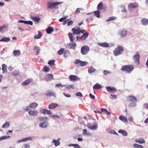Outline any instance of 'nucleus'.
Here are the masks:
<instances>
[{
	"mask_svg": "<svg viewBox=\"0 0 148 148\" xmlns=\"http://www.w3.org/2000/svg\"><path fill=\"white\" fill-rule=\"evenodd\" d=\"M101 111L102 112H105L106 114L108 115L109 114L111 113L110 112H109L106 109L102 108L101 109Z\"/></svg>",
	"mask_w": 148,
	"mask_h": 148,
	"instance_id": "nucleus-43",
	"label": "nucleus"
},
{
	"mask_svg": "<svg viewBox=\"0 0 148 148\" xmlns=\"http://www.w3.org/2000/svg\"><path fill=\"white\" fill-rule=\"evenodd\" d=\"M61 3H62V2H56L55 3H52V8H55L56 9V7H57V5Z\"/></svg>",
	"mask_w": 148,
	"mask_h": 148,
	"instance_id": "nucleus-34",
	"label": "nucleus"
},
{
	"mask_svg": "<svg viewBox=\"0 0 148 148\" xmlns=\"http://www.w3.org/2000/svg\"><path fill=\"white\" fill-rule=\"evenodd\" d=\"M64 86V85L63 84H56L55 86V87H60L62 88Z\"/></svg>",
	"mask_w": 148,
	"mask_h": 148,
	"instance_id": "nucleus-57",
	"label": "nucleus"
},
{
	"mask_svg": "<svg viewBox=\"0 0 148 148\" xmlns=\"http://www.w3.org/2000/svg\"><path fill=\"white\" fill-rule=\"evenodd\" d=\"M64 51V48H61L58 52V55H61L63 53Z\"/></svg>",
	"mask_w": 148,
	"mask_h": 148,
	"instance_id": "nucleus-49",
	"label": "nucleus"
},
{
	"mask_svg": "<svg viewBox=\"0 0 148 148\" xmlns=\"http://www.w3.org/2000/svg\"><path fill=\"white\" fill-rule=\"evenodd\" d=\"M10 125L8 121H6L4 125L2 126V128H7L9 127Z\"/></svg>",
	"mask_w": 148,
	"mask_h": 148,
	"instance_id": "nucleus-45",
	"label": "nucleus"
},
{
	"mask_svg": "<svg viewBox=\"0 0 148 148\" xmlns=\"http://www.w3.org/2000/svg\"><path fill=\"white\" fill-rule=\"evenodd\" d=\"M136 102H132L129 103V106L130 108H132L136 106Z\"/></svg>",
	"mask_w": 148,
	"mask_h": 148,
	"instance_id": "nucleus-46",
	"label": "nucleus"
},
{
	"mask_svg": "<svg viewBox=\"0 0 148 148\" xmlns=\"http://www.w3.org/2000/svg\"><path fill=\"white\" fill-rule=\"evenodd\" d=\"M135 142L140 144L144 143H145L144 139L143 138H140L136 140Z\"/></svg>",
	"mask_w": 148,
	"mask_h": 148,
	"instance_id": "nucleus-19",
	"label": "nucleus"
},
{
	"mask_svg": "<svg viewBox=\"0 0 148 148\" xmlns=\"http://www.w3.org/2000/svg\"><path fill=\"white\" fill-rule=\"evenodd\" d=\"M47 77L46 78V80L47 81H50L53 79V75L51 74H47Z\"/></svg>",
	"mask_w": 148,
	"mask_h": 148,
	"instance_id": "nucleus-20",
	"label": "nucleus"
},
{
	"mask_svg": "<svg viewBox=\"0 0 148 148\" xmlns=\"http://www.w3.org/2000/svg\"><path fill=\"white\" fill-rule=\"evenodd\" d=\"M83 34V35L81 36V40H85L88 38V36L89 34L87 32H84Z\"/></svg>",
	"mask_w": 148,
	"mask_h": 148,
	"instance_id": "nucleus-7",
	"label": "nucleus"
},
{
	"mask_svg": "<svg viewBox=\"0 0 148 148\" xmlns=\"http://www.w3.org/2000/svg\"><path fill=\"white\" fill-rule=\"evenodd\" d=\"M127 101H129L132 102H137V99L136 97L134 96H130L128 97Z\"/></svg>",
	"mask_w": 148,
	"mask_h": 148,
	"instance_id": "nucleus-8",
	"label": "nucleus"
},
{
	"mask_svg": "<svg viewBox=\"0 0 148 148\" xmlns=\"http://www.w3.org/2000/svg\"><path fill=\"white\" fill-rule=\"evenodd\" d=\"M73 21H69L67 23V25L69 26L73 24Z\"/></svg>",
	"mask_w": 148,
	"mask_h": 148,
	"instance_id": "nucleus-60",
	"label": "nucleus"
},
{
	"mask_svg": "<svg viewBox=\"0 0 148 148\" xmlns=\"http://www.w3.org/2000/svg\"><path fill=\"white\" fill-rule=\"evenodd\" d=\"M29 114L31 115L36 116L38 114V111L36 110H30L28 111Z\"/></svg>",
	"mask_w": 148,
	"mask_h": 148,
	"instance_id": "nucleus-12",
	"label": "nucleus"
},
{
	"mask_svg": "<svg viewBox=\"0 0 148 148\" xmlns=\"http://www.w3.org/2000/svg\"><path fill=\"white\" fill-rule=\"evenodd\" d=\"M32 81V79H28L23 81L22 84L23 85H26L29 84Z\"/></svg>",
	"mask_w": 148,
	"mask_h": 148,
	"instance_id": "nucleus-21",
	"label": "nucleus"
},
{
	"mask_svg": "<svg viewBox=\"0 0 148 148\" xmlns=\"http://www.w3.org/2000/svg\"><path fill=\"white\" fill-rule=\"evenodd\" d=\"M13 53L15 56H18L21 54L20 51L19 50H15L13 51Z\"/></svg>",
	"mask_w": 148,
	"mask_h": 148,
	"instance_id": "nucleus-30",
	"label": "nucleus"
},
{
	"mask_svg": "<svg viewBox=\"0 0 148 148\" xmlns=\"http://www.w3.org/2000/svg\"><path fill=\"white\" fill-rule=\"evenodd\" d=\"M58 106L57 104L56 103H51L49 106L48 108L49 109H53Z\"/></svg>",
	"mask_w": 148,
	"mask_h": 148,
	"instance_id": "nucleus-15",
	"label": "nucleus"
},
{
	"mask_svg": "<svg viewBox=\"0 0 148 148\" xmlns=\"http://www.w3.org/2000/svg\"><path fill=\"white\" fill-rule=\"evenodd\" d=\"M42 35V34L40 32H38V34L34 36V38L35 39H39L40 38Z\"/></svg>",
	"mask_w": 148,
	"mask_h": 148,
	"instance_id": "nucleus-41",
	"label": "nucleus"
},
{
	"mask_svg": "<svg viewBox=\"0 0 148 148\" xmlns=\"http://www.w3.org/2000/svg\"><path fill=\"white\" fill-rule=\"evenodd\" d=\"M101 88V85L99 84H96L93 86V89H99Z\"/></svg>",
	"mask_w": 148,
	"mask_h": 148,
	"instance_id": "nucleus-25",
	"label": "nucleus"
},
{
	"mask_svg": "<svg viewBox=\"0 0 148 148\" xmlns=\"http://www.w3.org/2000/svg\"><path fill=\"white\" fill-rule=\"evenodd\" d=\"M119 118L120 120L122 121L123 122H127V120L126 117H124L123 116H119Z\"/></svg>",
	"mask_w": 148,
	"mask_h": 148,
	"instance_id": "nucleus-26",
	"label": "nucleus"
},
{
	"mask_svg": "<svg viewBox=\"0 0 148 148\" xmlns=\"http://www.w3.org/2000/svg\"><path fill=\"white\" fill-rule=\"evenodd\" d=\"M38 120L40 121H45L47 120L48 118L47 117H39L38 118Z\"/></svg>",
	"mask_w": 148,
	"mask_h": 148,
	"instance_id": "nucleus-39",
	"label": "nucleus"
},
{
	"mask_svg": "<svg viewBox=\"0 0 148 148\" xmlns=\"http://www.w3.org/2000/svg\"><path fill=\"white\" fill-rule=\"evenodd\" d=\"M69 79L71 81H77L79 79L78 77L73 75H71L69 76Z\"/></svg>",
	"mask_w": 148,
	"mask_h": 148,
	"instance_id": "nucleus-11",
	"label": "nucleus"
},
{
	"mask_svg": "<svg viewBox=\"0 0 148 148\" xmlns=\"http://www.w3.org/2000/svg\"><path fill=\"white\" fill-rule=\"evenodd\" d=\"M69 38L71 42H73L75 40V38L73 37V34L69 33H68Z\"/></svg>",
	"mask_w": 148,
	"mask_h": 148,
	"instance_id": "nucleus-28",
	"label": "nucleus"
},
{
	"mask_svg": "<svg viewBox=\"0 0 148 148\" xmlns=\"http://www.w3.org/2000/svg\"><path fill=\"white\" fill-rule=\"evenodd\" d=\"M47 109H42L40 110V112L42 114H45L46 113Z\"/></svg>",
	"mask_w": 148,
	"mask_h": 148,
	"instance_id": "nucleus-52",
	"label": "nucleus"
},
{
	"mask_svg": "<svg viewBox=\"0 0 148 148\" xmlns=\"http://www.w3.org/2000/svg\"><path fill=\"white\" fill-rule=\"evenodd\" d=\"M52 3L48 2L47 3V7L49 9L52 8Z\"/></svg>",
	"mask_w": 148,
	"mask_h": 148,
	"instance_id": "nucleus-53",
	"label": "nucleus"
},
{
	"mask_svg": "<svg viewBox=\"0 0 148 148\" xmlns=\"http://www.w3.org/2000/svg\"><path fill=\"white\" fill-rule=\"evenodd\" d=\"M72 31L73 32V34H74L78 35L80 33V32L78 30V29L74 28L72 29Z\"/></svg>",
	"mask_w": 148,
	"mask_h": 148,
	"instance_id": "nucleus-23",
	"label": "nucleus"
},
{
	"mask_svg": "<svg viewBox=\"0 0 148 148\" xmlns=\"http://www.w3.org/2000/svg\"><path fill=\"white\" fill-rule=\"evenodd\" d=\"M32 20L35 22H36L37 23H38L39 21L40 20L39 18L38 17H33Z\"/></svg>",
	"mask_w": 148,
	"mask_h": 148,
	"instance_id": "nucleus-47",
	"label": "nucleus"
},
{
	"mask_svg": "<svg viewBox=\"0 0 148 148\" xmlns=\"http://www.w3.org/2000/svg\"><path fill=\"white\" fill-rule=\"evenodd\" d=\"M45 95L47 96H48L49 97H51L52 96H53L54 97H55L56 96H55V93L53 92H52L50 91H48L47 92L45 93Z\"/></svg>",
	"mask_w": 148,
	"mask_h": 148,
	"instance_id": "nucleus-18",
	"label": "nucleus"
},
{
	"mask_svg": "<svg viewBox=\"0 0 148 148\" xmlns=\"http://www.w3.org/2000/svg\"><path fill=\"white\" fill-rule=\"evenodd\" d=\"M140 57V55L139 54H138L134 55L133 57V59L138 64H139L140 63L139 58Z\"/></svg>",
	"mask_w": 148,
	"mask_h": 148,
	"instance_id": "nucleus-9",
	"label": "nucleus"
},
{
	"mask_svg": "<svg viewBox=\"0 0 148 148\" xmlns=\"http://www.w3.org/2000/svg\"><path fill=\"white\" fill-rule=\"evenodd\" d=\"M49 125V123L46 121L44 122L39 124V127L42 128H46Z\"/></svg>",
	"mask_w": 148,
	"mask_h": 148,
	"instance_id": "nucleus-10",
	"label": "nucleus"
},
{
	"mask_svg": "<svg viewBox=\"0 0 148 148\" xmlns=\"http://www.w3.org/2000/svg\"><path fill=\"white\" fill-rule=\"evenodd\" d=\"M107 91L112 93H114L116 91V89L115 88L113 87L107 86L106 87Z\"/></svg>",
	"mask_w": 148,
	"mask_h": 148,
	"instance_id": "nucleus-4",
	"label": "nucleus"
},
{
	"mask_svg": "<svg viewBox=\"0 0 148 148\" xmlns=\"http://www.w3.org/2000/svg\"><path fill=\"white\" fill-rule=\"evenodd\" d=\"M53 30V29L51 27H49L46 29L47 33L48 34H51Z\"/></svg>",
	"mask_w": 148,
	"mask_h": 148,
	"instance_id": "nucleus-22",
	"label": "nucleus"
},
{
	"mask_svg": "<svg viewBox=\"0 0 148 148\" xmlns=\"http://www.w3.org/2000/svg\"><path fill=\"white\" fill-rule=\"evenodd\" d=\"M77 29H78V30L80 32V33L82 34H83L84 32H86V31L85 30H81L80 29L79 27H78Z\"/></svg>",
	"mask_w": 148,
	"mask_h": 148,
	"instance_id": "nucleus-54",
	"label": "nucleus"
},
{
	"mask_svg": "<svg viewBox=\"0 0 148 148\" xmlns=\"http://www.w3.org/2000/svg\"><path fill=\"white\" fill-rule=\"evenodd\" d=\"M83 9L82 8H78L76 10L75 12V14H77L80 12V11L83 10Z\"/></svg>",
	"mask_w": 148,
	"mask_h": 148,
	"instance_id": "nucleus-51",
	"label": "nucleus"
},
{
	"mask_svg": "<svg viewBox=\"0 0 148 148\" xmlns=\"http://www.w3.org/2000/svg\"><path fill=\"white\" fill-rule=\"evenodd\" d=\"M69 45L71 47V48L74 49H75V48L76 46L75 43L73 42H72L71 43H70L69 44Z\"/></svg>",
	"mask_w": 148,
	"mask_h": 148,
	"instance_id": "nucleus-36",
	"label": "nucleus"
},
{
	"mask_svg": "<svg viewBox=\"0 0 148 148\" xmlns=\"http://www.w3.org/2000/svg\"><path fill=\"white\" fill-rule=\"evenodd\" d=\"M98 45L100 46L103 47H108L109 46V44L106 42L99 43Z\"/></svg>",
	"mask_w": 148,
	"mask_h": 148,
	"instance_id": "nucleus-17",
	"label": "nucleus"
},
{
	"mask_svg": "<svg viewBox=\"0 0 148 148\" xmlns=\"http://www.w3.org/2000/svg\"><path fill=\"white\" fill-rule=\"evenodd\" d=\"M2 140L5 139H6L9 138L10 137V136H4L1 137Z\"/></svg>",
	"mask_w": 148,
	"mask_h": 148,
	"instance_id": "nucleus-55",
	"label": "nucleus"
},
{
	"mask_svg": "<svg viewBox=\"0 0 148 148\" xmlns=\"http://www.w3.org/2000/svg\"><path fill=\"white\" fill-rule=\"evenodd\" d=\"M97 9L99 10H102L103 11H104L106 9V7L103 5L102 2H100L98 5Z\"/></svg>",
	"mask_w": 148,
	"mask_h": 148,
	"instance_id": "nucleus-5",
	"label": "nucleus"
},
{
	"mask_svg": "<svg viewBox=\"0 0 148 148\" xmlns=\"http://www.w3.org/2000/svg\"><path fill=\"white\" fill-rule=\"evenodd\" d=\"M76 95L77 97H82L83 96V95L82 93L80 92H78L76 94Z\"/></svg>",
	"mask_w": 148,
	"mask_h": 148,
	"instance_id": "nucleus-56",
	"label": "nucleus"
},
{
	"mask_svg": "<svg viewBox=\"0 0 148 148\" xmlns=\"http://www.w3.org/2000/svg\"><path fill=\"white\" fill-rule=\"evenodd\" d=\"M30 146L28 144H26L24 145V148H29Z\"/></svg>",
	"mask_w": 148,
	"mask_h": 148,
	"instance_id": "nucleus-64",
	"label": "nucleus"
},
{
	"mask_svg": "<svg viewBox=\"0 0 148 148\" xmlns=\"http://www.w3.org/2000/svg\"><path fill=\"white\" fill-rule=\"evenodd\" d=\"M35 49H36V51H37L36 53V55H38L40 53V49L38 47L36 46H35L34 47V50H35Z\"/></svg>",
	"mask_w": 148,
	"mask_h": 148,
	"instance_id": "nucleus-50",
	"label": "nucleus"
},
{
	"mask_svg": "<svg viewBox=\"0 0 148 148\" xmlns=\"http://www.w3.org/2000/svg\"><path fill=\"white\" fill-rule=\"evenodd\" d=\"M123 51V47L119 46L116 48L114 51V53L115 56H117L121 54Z\"/></svg>",
	"mask_w": 148,
	"mask_h": 148,
	"instance_id": "nucleus-2",
	"label": "nucleus"
},
{
	"mask_svg": "<svg viewBox=\"0 0 148 148\" xmlns=\"http://www.w3.org/2000/svg\"><path fill=\"white\" fill-rule=\"evenodd\" d=\"M133 147L136 148H143V147L142 145H139L136 144H134Z\"/></svg>",
	"mask_w": 148,
	"mask_h": 148,
	"instance_id": "nucleus-48",
	"label": "nucleus"
},
{
	"mask_svg": "<svg viewBox=\"0 0 148 148\" xmlns=\"http://www.w3.org/2000/svg\"><path fill=\"white\" fill-rule=\"evenodd\" d=\"M93 13L97 17L99 18L100 17V12L99 10H96Z\"/></svg>",
	"mask_w": 148,
	"mask_h": 148,
	"instance_id": "nucleus-37",
	"label": "nucleus"
},
{
	"mask_svg": "<svg viewBox=\"0 0 148 148\" xmlns=\"http://www.w3.org/2000/svg\"><path fill=\"white\" fill-rule=\"evenodd\" d=\"M138 7V4L136 2L130 3L128 5V8H130L134 9L137 8Z\"/></svg>",
	"mask_w": 148,
	"mask_h": 148,
	"instance_id": "nucleus-6",
	"label": "nucleus"
},
{
	"mask_svg": "<svg viewBox=\"0 0 148 148\" xmlns=\"http://www.w3.org/2000/svg\"><path fill=\"white\" fill-rule=\"evenodd\" d=\"M38 106V104L34 102L29 104V107L32 108H35Z\"/></svg>",
	"mask_w": 148,
	"mask_h": 148,
	"instance_id": "nucleus-27",
	"label": "nucleus"
},
{
	"mask_svg": "<svg viewBox=\"0 0 148 148\" xmlns=\"http://www.w3.org/2000/svg\"><path fill=\"white\" fill-rule=\"evenodd\" d=\"M33 137H28L26 138H23L21 140H18V142L19 143L21 142H24L27 141L28 140H32Z\"/></svg>",
	"mask_w": 148,
	"mask_h": 148,
	"instance_id": "nucleus-14",
	"label": "nucleus"
},
{
	"mask_svg": "<svg viewBox=\"0 0 148 148\" xmlns=\"http://www.w3.org/2000/svg\"><path fill=\"white\" fill-rule=\"evenodd\" d=\"M86 62H82L79 60H76L75 62V63L79 64L81 66H84L86 65Z\"/></svg>",
	"mask_w": 148,
	"mask_h": 148,
	"instance_id": "nucleus-13",
	"label": "nucleus"
},
{
	"mask_svg": "<svg viewBox=\"0 0 148 148\" xmlns=\"http://www.w3.org/2000/svg\"><path fill=\"white\" fill-rule=\"evenodd\" d=\"M116 17L114 16H112L109 18L108 19L106 20V21H111L116 20Z\"/></svg>",
	"mask_w": 148,
	"mask_h": 148,
	"instance_id": "nucleus-44",
	"label": "nucleus"
},
{
	"mask_svg": "<svg viewBox=\"0 0 148 148\" xmlns=\"http://www.w3.org/2000/svg\"><path fill=\"white\" fill-rule=\"evenodd\" d=\"M68 146H74V147H75L76 146L79 147V145L77 144H69L68 145Z\"/></svg>",
	"mask_w": 148,
	"mask_h": 148,
	"instance_id": "nucleus-58",
	"label": "nucleus"
},
{
	"mask_svg": "<svg viewBox=\"0 0 148 148\" xmlns=\"http://www.w3.org/2000/svg\"><path fill=\"white\" fill-rule=\"evenodd\" d=\"M60 139L58 138V140H56L53 139V142L55 143V145L56 146H58L60 144Z\"/></svg>",
	"mask_w": 148,
	"mask_h": 148,
	"instance_id": "nucleus-31",
	"label": "nucleus"
},
{
	"mask_svg": "<svg viewBox=\"0 0 148 148\" xmlns=\"http://www.w3.org/2000/svg\"><path fill=\"white\" fill-rule=\"evenodd\" d=\"M89 97H90L92 99H95V96L93 95H92L91 93H90L89 94Z\"/></svg>",
	"mask_w": 148,
	"mask_h": 148,
	"instance_id": "nucleus-62",
	"label": "nucleus"
},
{
	"mask_svg": "<svg viewBox=\"0 0 148 148\" xmlns=\"http://www.w3.org/2000/svg\"><path fill=\"white\" fill-rule=\"evenodd\" d=\"M66 17L65 16L64 17H63L60 18L59 20V21L60 22H62L64 20H65L66 18Z\"/></svg>",
	"mask_w": 148,
	"mask_h": 148,
	"instance_id": "nucleus-63",
	"label": "nucleus"
},
{
	"mask_svg": "<svg viewBox=\"0 0 148 148\" xmlns=\"http://www.w3.org/2000/svg\"><path fill=\"white\" fill-rule=\"evenodd\" d=\"M50 69V68L49 66H45L42 69V70L43 71L47 72H49Z\"/></svg>",
	"mask_w": 148,
	"mask_h": 148,
	"instance_id": "nucleus-38",
	"label": "nucleus"
},
{
	"mask_svg": "<svg viewBox=\"0 0 148 148\" xmlns=\"http://www.w3.org/2000/svg\"><path fill=\"white\" fill-rule=\"evenodd\" d=\"M97 125H94L93 126L88 125V128H89L90 130H95L97 129Z\"/></svg>",
	"mask_w": 148,
	"mask_h": 148,
	"instance_id": "nucleus-32",
	"label": "nucleus"
},
{
	"mask_svg": "<svg viewBox=\"0 0 148 148\" xmlns=\"http://www.w3.org/2000/svg\"><path fill=\"white\" fill-rule=\"evenodd\" d=\"M66 88L68 89H70L71 88H74V85H69V86H67Z\"/></svg>",
	"mask_w": 148,
	"mask_h": 148,
	"instance_id": "nucleus-59",
	"label": "nucleus"
},
{
	"mask_svg": "<svg viewBox=\"0 0 148 148\" xmlns=\"http://www.w3.org/2000/svg\"><path fill=\"white\" fill-rule=\"evenodd\" d=\"M103 73L105 75H106L108 73H110V71H108L107 70H104L103 71Z\"/></svg>",
	"mask_w": 148,
	"mask_h": 148,
	"instance_id": "nucleus-61",
	"label": "nucleus"
},
{
	"mask_svg": "<svg viewBox=\"0 0 148 148\" xmlns=\"http://www.w3.org/2000/svg\"><path fill=\"white\" fill-rule=\"evenodd\" d=\"M55 60H49L48 62V64H49L51 66V65H53L54 66L55 65Z\"/></svg>",
	"mask_w": 148,
	"mask_h": 148,
	"instance_id": "nucleus-40",
	"label": "nucleus"
},
{
	"mask_svg": "<svg viewBox=\"0 0 148 148\" xmlns=\"http://www.w3.org/2000/svg\"><path fill=\"white\" fill-rule=\"evenodd\" d=\"M134 69L133 65H128L123 66L121 69L122 71H125L127 73H130Z\"/></svg>",
	"mask_w": 148,
	"mask_h": 148,
	"instance_id": "nucleus-1",
	"label": "nucleus"
},
{
	"mask_svg": "<svg viewBox=\"0 0 148 148\" xmlns=\"http://www.w3.org/2000/svg\"><path fill=\"white\" fill-rule=\"evenodd\" d=\"M95 70V69L93 67L91 66L89 68L88 72L89 73H92L94 72Z\"/></svg>",
	"mask_w": 148,
	"mask_h": 148,
	"instance_id": "nucleus-35",
	"label": "nucleus"
},
{
	"mask_svg": "<svg viewBox=\"0 0 148 148\" xmlns=\"http://www.w3.org/2000/svg\"><path fill=\"white\" fill-rule=\"evenodd\" d=\"M141 23L143 25H146L148 24V19L143 18L141 21Z\"/></svg>",
	"mask_w": 148,
	"mask_h": 148,
	"instance_id": "nucleus-29",
	"label": "nucleus"
},
{
	"mask_svg": "<svg viewBox=\"0 0 148 148\" xmlns=\"http://www.w3.org/2000/svg\"><path fill=\"white\" fill-rule=\"evenodd\" d=\"M7 66L5 64L2 65V70L3 71V73H6L7 72Z\"/></svg>",
	"mask_w": 148,
	"mask_h": 148,
	"instance_id": "nucleus-24",
	"label": "nucleus"
},
{
	"mask_svg": "<svg viewBox=\"0 0 148 148\" xmlns=\"http://www.w3.org/2000/svg\"><path fill=\"white\" fill-rule=\"evenodd\" d=\"M119 34L121 37H124L127 35V31L124 30L121 31Z\"/></svg>",
	"mask_w": 148,
	"mask_h": 148,
	"instance_id": "nucleus-16",
	"label": "nucleus"
},
{
	"mask_svg": "<svg viewBox=\"0 0 148 148\" xmlns=\"http://www.w3.org/2000/svg\"><path fill=\"white\" fill-rule=\"evenodd\" d=\"M10 40V39L9 38L7 37H4L0 40V42L3 41L7 42L9 41Z\"/></svg>",
	"mask_w": 148,
	"mask_h": 148,
	"instance_id": "nucleus-42",
	"label": "nucleus"
},
{
	"mask_svg": "<svg viewBox=\"0 0 148 148\" xmlns=\"http://www.w3.org/2000/svg\"><path fill=\"white\" fill-rule=\"evenodd\" d=\"M118 132L122 134L123 136H127V133L125 131L122 130H119Z\"/></svg>",
	"mask_w": 148,
	"mask_h": 148,
	"instance_id": "nucleus-33",
	"label": "nucleus"
},
{
	"mask_svg": "<svg viewBox=\"0 0 148 148\" xmlns=\"http://www.w3.org/2000/svg\"><path fill=\"white\" fill-rule=\"evenodd\" d=\"M89 50V48L87 45L83 46L81 48V52L83 55H86Z\"/></svg>",
	"mask_w": 148,
	"mask_h": 148,
	"instance_id": "nucleus-3",
	"label": "nucleus"
}]
</instances>
